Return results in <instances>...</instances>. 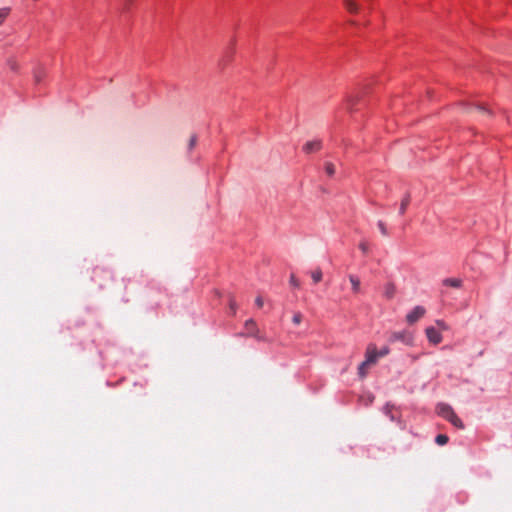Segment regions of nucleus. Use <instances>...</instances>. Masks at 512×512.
<instances>
[{"label": "nucleus", "instance_id": "30", "mask_svg": "<svg viewBox=\"0 0 512 512\" xmlns=\"http://www.w3.org/2000/svg\"><path fill=\"white\" fill-rule=\"evenodd\" d=\"M476 108H477L479 111H483V112H486V111H487L485 107L480 106V105L476 106Z\"/></svg>", "mask_w": 512, "mask_h": 512}, {"label": "nucleus", "instance_id": "5", "mask_svg": "<svg viewBox=\"0 0 512 512\" xmlns=\"http://www.w3.org/2000/svg\"><path fill=\"white\" fill-rule=\"evenodd\" d=\"M425 313H426V310L424 307L416 306L413 308V310L411 312H409L407 314L406 321L409 324H413V323L417 322L420 318H422Z\"/></svg>", "mask_w": 512, "mask_h": 512}, {"label": "nucleus", "instance_id": "16", "mask_svg": "<svg viewBox=\"0 0 512 512\" xmlns=\"http://www.w3.org/2000/svg\"><path fill=\"white\" fill-rule=\"evenodd\" d=\"M7 66L10 68V70L17 72L19 70V63L14 58H9L7 60Z\"/></svg>", "mask_w": 512, "mask_h": 512}, {"label": "nucleus", "instance_id": "13", "mask_svg": "<svg viewBox=\"0 0 512 512\" xmlns=\"http://www.w3.org/2000/svg\"><path fill=\"white\" fill-rule=\"evenodd\" d=\"M311 278L315 284L319 283L323 278V273L320 268H316L313 271H311Z\"/></svg>", "mask_w": 512, "mask_h": 512}, {"label": "nucleus", "instance_id": "27", "mask_svg": "<svg viewBox=\"0 0 512 512\" xmlns=\"http://www.w3.org/2000/svg\"><path fill=\"white\" fill-rule=\"evenodd\" d=\"M255 304L257 305V307L261 308L263 306V304H264L263 298L261 296H258L255 299Z\"/></svg>", "mask_w": 512, "mask_h": 512}, {"label": "nucleus", "instance_id": "20", "mask_svg": "<svg viewBox=\"0 0 512 512\" xmlns=\"http://www.w3.org/2000/svg\"><path fill=\"white\" fill-rule=\"evenodd\" d=\"M290 284L294 288H299L300 287V282H299V280L296 278V276L294 274L290 275Z\"/></svg>", "mask_w": 512, "mask_h": 512}, {"label": "nucleus", "instance_id": "10", "mask_svg": "<svg viewBox=\"0 0 512 512\" xmlns=\"http://www.w3.org/2000/svg\"><path fill=\"white\" fill-rule=\"evenodd\" d=\"M444 286L452 288H460L462 286V280L459 278H446L442 281Z\"/></svg>", "mask_w": 512, "mask_h": 512}, {"label": "nucleus", "instance_id": "29", "mask_svg": "<svg viewBox=\"0 0 512 512\" xmlns=\"http://www.w3.org/2000/svg\"><path fill=\"white\" fill-rule=\"evenodd\" d=\"M352 105V98L347 99V108L350 109Z\"/></svg>", "mask_w": 512, "mask_h": 512}, {"label": "nucleus", "instance_id": "11", "mask_svg": "<svg viewBox=\"0 0 512 512\" xmlns=\"http://www.w3.org/2000/svg\"><path fill=\"white\" fill-rule=\"evenodd\" d=\"M370 367L371 366L365 360L358 366V375L361 379L367 376Z\"/></svg>", "mask_w": 512, "mask_h": 512}, {"label": "nucleus", "instance_id": "2", "mask_svg": "<svg viewBox=\"0 0 512 512\" xmlns=\"http://www.w3.org/2000/svg\"><path fill=\"white\" fill-rule=\"evenodd\" d=\"M389 342H397L400 341L407 346H412L414 342V337L411 332L403 330L398 332H392L388 339Z\"/></svg>", "mask_w": 512, "mask_h": 512}, {"label": "nucleus", "instance_id": "7", "mask_svg": "<svg viewBox=\"0 0 512 512\" xmlns=\"http://www.w3.org/2000/svg\"><path fill=\"white\" fill-rule=\"evenodd\" d=\"M343 6L350 14L356 15L360 12L361 6L357 0H343Z\"/></svg>", "mask_w": 512, "mask_h": 512}, {"label": "nucleus", "instance_id": "17", "mask_svg": "<svg viewBox=\"0 0 512 512\" xmlns=\"http://www.w3.org/2000/svg\"><path fill=\"white\" fill-rule=\"evenodd\" d=\"M435 442L441 446L445 445L448 442V436H446L445 434H439L436 436Z\"/></svg>", "mask_w": 512, "mask_h": 512}, {"label": "nucleus", "instance_id": "3", "mask_svg": "<svg viewBox=\"0 0 512 512\" xmlns=\"http://www.w3.org/2000/svg\"><path fill=\"white\" fill-rule=\"evenodd\" d=\"M246 333L244 335L254 337L257 340H264V337L260 335L259 329L256 325V322L253 319H248L245 322Z\"/></svg>", "mask_w": 512, "mask_h": 512}, {"label": "nucleus", "instance_id": "9", "mask_svg": "<svg viewBox=\"0 0 512 512\" xmlns=\"http://www.w3.org/2000/svg\"><path fill=\"white\" fill-rule=\"evenodd\" d=\"M395 294H396L395 284L392 282L386 283L383 288L384 297L387 298L388 300H391L394 298Z\"/></svg>", "mask_w": 512, "mask_h": 512}, {"label": "nucleus", "instance_id": "25", "mask_svg": "<svg viewBox=\"0 0 512 512\" xmlns=\"http://www.w3.org/2000/svg\"><path fill=\"white\" fill-rule=\"evenodd\" d=\"M359 248L361 249V251L363 253H367L368 252V243L366 241H362L360 244H359Z\"/></svg>", "mask_w": 512, "mask_h": 512}, {"label": "nucleus", "instance_id": "8", "mask_svg": "<svg viewBox=\"0 0 512 512\" xmlns=\"http://www.w3.org/2000/svg\"><path fill=\"white\" fill-rule=\"evenodd\" d=\"M322 148V142L320 140H312L305 143L303 151L306 153L317 152Z\"/></svg>", "mask_w": 512, "mask_h": 512}, {"label": "nucleus", "instance_id": "21", "mask_svg": "<svg viewBox=\"0 0 512 512\" xmlns=\"http://www.w3.org/2000/svg\"><path fill=\"white\" fill-rule=\"evenodd\" d=\"M196 144H197V136L192 135L189 139L188 149L192 150L196 146Z\"/></svg>", "mask_w": 512, "mask_h": 512}, {"label": "nucleus", "instance_id": "1", "mask_svg": "<svg viewBox=\"0 0 512 512\" xmlns=\"http://www.w3.org/2000/svg\"><path fill=\"white\" fill-rule=\"evenodd\" d=\"M437 413L441 417H443L444 419L449 421L456 428H459V429H463L464 428L463 422L456 415V413L454 412L453 408L450 405L445 404V403L438 404L437 405Z\"/></svg>", "mask_w": 512, "mask_h": 512}, {"label": "nucleus", "instance_id": "15", "mask_svg": "<svg viewBox=\"0 0 512 512\" xmlns=\"http://www.w3.org/2000/svg\"><path fill=\"white\" fill-rule=\"evenodd\" d=\"M10 12H11V8L10 7H2V8H0V25H2L4 23L6 18L9 16Z\"/></svg>", "mask_w": 512, "mask_h": 512}, {"label": "nucleus", "instance_id": "22", "mask_svg": "<svg viewBox=\"0 0 512 512\" xmlns=\"http://www.w3.org/2000/svg\"><path fill=\"white\" fill-rule=\"evenodd\" d=\"M435 323L438 326L439 330L446 331L449 329V326L443 320H436Z\"/></svg>", "mask_w": 512, "mask_h": 512}, {"label": "nucleus", "instance_id": "14", "mask_svg": "<svg viewBox=\"0 0 512 512\" xmlns=\"http://www.w3.org/2000/svg\"><path fill=\"white\" fill-rule=\"evenodd\" d=\"M410 203V195L407 194L404 196V198L401 201L399 213L403 215L406 212V209Z\"/></svg>", "mask_w": 512, "mask_h": 512}, {"label": "nucleus", "instance_id": "19", "mask_svg": "<svg viewBox=\"0 0 512 512\" xmlns=\"http://www.w3.org/2000/svg\"><path fill=\"white\" fill-rule=\"evenodd\" d=\"M377 226L381 232V234L383 236H387L388 235V231H387V228H386V225L383 221L379 220L378 223H377Z\"/></svg>", "mask_w": 512, "mask_h": 512}, {"label": "nucleus", "instance_id": "26", "mask_svg": "<svg viewBox=\"0 0 512 512\" xmlns=\"http://www.w3.org/2000/svg\"><path fill=\"white\" fill-rule=\"evenodd\" d=\"M389 353L388 347H383L380 351H378L379 357H383Z\"/></svg>", "mask_w": 512, "mask_h": 512}, {"label": "nucleus", "instance_id": "6", "mask_svg": "<svg viewBox=\"0 0 512 512\" xmlns=\"http://www.w3.org/2000/svg\"><path fill=\"white\" fill-rule=\"evenodd\" d=\"M366 359L365 361L370 365V366H373L374 364H376L378 358H379V354H378V351H377V348L374 344H370L367 349H366Z\"/></svg>", "mask_w": 512, "mask_h": 512}, {"label": "nucleus", "instance_id": "18", "mask_svg": "<svg viewBox=\"0 0 512 512\" xmlns=\"http://www.w3.org/2000/svg\"><path fill=\"white\" fill-rule=\"evenodd\" d=\"M325 171L328 176L332 177L335 174L334 164H332L330 162L325 163Z\"/></svg>", "mask_w": 512, "mask_h": 512}, {"label": "nucleus", "instance_id": "12", "mask_svg": "<svg viewBox=\"0 0 512 512\" xmlns=\"http://www.w3.org/2000/svg\"><path fill=\"white\" fill-rule=\"evenodd\" d=\"M349 281L352 285V290L355 294L359 293L360 292V280L357 276L355 275H349Z\"/></svg>", "mask_w": 512, "mask_h": 512}, {"label": "nucleus", "instance_id": "28", "mask_svg": "<svg viewBox=\"0 0 512 512\" xmlns=\"http://www.w3.org/2000/svg\"><path fill=\"white\" fill-rule=\"evenodd\" d=\"M229 305H230V309L232 310V312L235 313L237 306H236V302L234 301V299L230 298Z\"/></svg>", "mask_w": 512, "mask_h": 512}, {"label": "nucleus", "instance_id": "23", "mask_svg": "<svg viewBox=\"0 0 512 512\" xmlns=\"http://www.w3.org/2000/svg\"><path fill=\"white\" fill-rule=\"evenodd\" d=\"M292 321L295 325H299L302 321V314L297 312L293 315Z\"/></svg>", "mask_w": 512, "mask_h": 512}, {"label": "nucleus", "instance_id": "24", "mask_svg": "<svg viewBox=\"0 0 512 512\" xmlns=\"http://www.w3.org/2000/svg\"><path fill=\"white\" fill-rule=\"evenodd\" d=\"M43 75H44V71H42L41 69L36 70L34 73V78H35L36 82H40Z\"/></svg>", "mask_w": 512, "mask_h": 512}, {"label": "nucleus", "instance_id": "31", "mask_svg": "<svg viewBox=\"0 0 512 512\" xmlns=\"http://www.w3.org/2000/svg\"><path fill=\"white\" fill-rule=\"evenodd\" d=\"M132 2H133V0H126L125 1V8H127Z\"/></svg>", "mask_w": 512, "mask_h": 512}, {"label": "nucleus", "instance_id": "4", "mask_svg": "<svg viewBox=\"0 0 512 512\" xmlns=\"http://www.w3.org/2000/svg\"><path fill=\"white\" fill-rule=\"evenodd\" d=\"M425 333H426L428 341L431 344L437 345L442 342V339H443L442 335L439 332V330H437L435 327H433V326L427 327L425 330Z\"/></svg>", "mask_w": 512, "mask_h": 512}]
</instances>
